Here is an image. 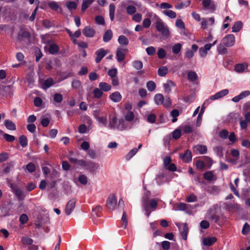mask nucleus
<instances>
[{
    "instance_id": "nucleus-1",
    "label": "nucleus",
    "mask_w": 250,
    "mask_h": 250,
    "mask_svg": "<svg viewBox=\"0 0 250 250\" xmlns=\"http://www.w3.org/2000/svg\"><path fill=\"white\" fill-rule=\"evenodd\" d=\"M149 17H153L155 19V27L163 36L168 38L170 34V30L167 25L156 14L152 12L148 14Z\"/></svg>"
},
{
    "instance_id": "nucleus-2",
    "label": "nucleus",
    "mask_w": 250,
    "mask_h": 250,
    "mask_svg": "<svg viewBox=\"0 0 250 250\" xmlns=\"http://www.w3.org/2000/svg\"><path fill=\"white\" fill-rule=\"evenodd\" d=\"M218 210V205L217 204L213 205L208 210L206 214V218L217 223L219 220V216L217 214Z\"/></svg>"
},
{
    "instance_id": "nucleus-3",
    "label": "nucleus",
    "mask_w": 250,
    "mask_h": 250,
    "mask_svg": "<svg viewBox=\"0 0 250 250\" xmlns=\"http://www.w3.org/2000/svg\"><path fill=\"white\" fill-rule=\"evenodd\" d=\"M154 101L157 105H163L166 108L171 105V101L168 97L164 98L162 94H157L154 96Z\"/></svg>"
},
{
    "instance_id": "nucleus-4",
    "label": "nucleus",
    "mask_w": 250,
    "mask_h": 250,
    "mask_svg": "<svg viewBox=\"0 0 250 250\" xmlns=\"http://www.w3.org/2000/svg\"><path fill=\"white\" fill-rule=\"evenodd\" d=\"M235 37L233 34H229L226 36L222 41L224 45L227 47L233 46L235 43Z\"/></svg>"
},
{
    "instance_id": "nucleus-5",
    "label": "nucleus",
    "mask_w": 250,
    "mask_h": 250,
    "mask_svg": "<svg viewBox=\"0 0 250 250\" xmlns=\"http://www.w3.org/2000/svg\"><path fill=\"white\" fill-rule=\"evenodd\" d=\"M117 202L115 196L113 194H110L106 201V207L108 209L114 210L117 205Z\"/></svg>"
},
{
    "instance_id": "nucleus-6",
    "label": "nucleus",
    "mask_w": 250,
    "mask_h": 250,
    "mask_svg": "<svg viewBox=\"0 0 250 250\" xmlns=\"http://www.w3.org/2000/svg\"><path fill=\"white\" fill-rule=\"evenodd\" d=\"M202 4L206 10L210 12H213L215 10L216 5L212 0H203Z\"/></svg>"
},
{
    "instance_id": "nucleus-7",
    "label": "nucleus",
    "mask_w": 250,
    "mask_h": 250,
    "mask_svg": "<svg viewBox=\"0 0 250 250\" xmlns=\"http://www.w3.org/2000/svg\"><path fill=\"white\" fill-rule=\"evenodd\" d=\"M155 180L158 185H161L165 182L168 181L167 172L163 171L161 173L156 175Z\"/></svg>"
},
{
    "instance_id": "nucleus-8",
    "label": "nucleus",
    "mask_w": 250,
    "mask_h": 250,
    "mask_svg": "<svg viewBox=\"0 0 250 250\" xmlns=\"http://www.w3.org/2000/svg\"><path fill=\"white\" fill-rule=\"evenodd\" d=\"M118 125V122L117 121V117L116 115H114L109 116V123L108 127L112 129H117V125Z\"/></svg>"
},
{
    "instance_id": "nucleus-9",
    "label": "nucleus",
    "mask_w": 250,
    "mask_h": 250,
    "mask_svg": "<svg viewBox=\"0 0 250 250\" xmlns=\"http://www.w3.org/2000/svg\"><path fill=\"white\" fill-rule=\"evenodd\" d=\"M76 200L75 199H71L66 204L65 208V212L67 215L71 214L75 208Z\"/></svg>"
},
{
    "instance_id": "nucleus-10",
    "label": "nucleus",
    "mask_w": 250,
    "mask_h": 250,
    "mask_svg": "<svg viewBox=\"0 0 250 250\" xmlns=\"http://www.w3.org/2000/svg\"><path fill=\"white\" fill-rule=\"evenodd\" d=\"M229 93V90L227 89L222 90L218 92H217L215 94L212 95L210 97L209 99L210 100H215L219 99H220L225 96L228 95Z\"/></svg>"
},
{
    "instance_id": "nucleus-11",
    "label": "nucleus",
    "mask_w": 250,
    "mask_h": 250,
    "mask_svg": "<svg viewBox=\"0 0 250 250\" xmlns=\"http://www.w3.org/2000/svg\"><path fill=\"white\" fill-rule=\"evenodd\" d=\"M99 168V165L92 161H87L85 169L90 172H95Z\"/></svg>"
},
{
    "instance_id": "nucleus-12",
    "label": "nucleus",
    "mask_w": 250,
    "mask_h": 250,
    "mask_svg": "<svg viewBox=\"0 0 250 250\" xmlns=\"http://www.w3.org/2000/svg\"><path fill=\"white\" fill-rule=\"evenodd\" d=\"M245 119L241 120L240 123V125L241 129H245L247 128L248 123L250 122V112H248L244 114Z\"/></svg>"
},
{
    "instance_id": "nucleus-13",
    "label": "nucleus",
    "mask_w": 250,
    "mask_h": 250,
    "mask_svg": "<svg viewBox=\"0 0 250 250\" xmlns=\"http://www.w3.org/2000/svg\"><path fill=\"white\" fill-rule=\"evenodd\" d=\"M83 33L85 37L88 38H92L95 35V31L93 28L89 26H86L83 29Z\"/></svg>"
},
{
    "instance_id": "nucleus-14",
    "label": "nucleus",
    "mask_w": 250,
    "mask_h": 250,
    "mask_svg": "<svg viewBox=\"0 0 250 250\" xmlns=\"http://www.w3.org/2000/svg\"><path fill=\"white\" fill-rule=\"evenodd\" d=\"M97 57L95 59V61L97 63H99L102 59L105 56L106 52L104 48H101L96 51L95 53Z\"/></svg>"
},
{
    "instance_id": "nucleus-15",
    "label": "nucleus",
    "mask_w": 250,
    "mask_h": 250,
    "mask_svg": "<svg viewBox=\"0 0 250 250\" xmlns=\"http://www.w3.org/2000/svg\"><path fill=\"white\" fill-rule=\"evenodd\" d=\"M177 226L178 227L180 230L181 234L182 236V238L186 240L187 239V234L188 233V225L186 223H184L183 225L182 229L181 228V225H177Z\"/></svg>"
},
{
    "instance_id": "nucleus-16",
    "label": "nucleus",
    "mask_w": 250,
    "mask_h": 250,
    "mask_svg": "<svg viewBox=\"0 0 250 250\" xmlns=\"http://www.w3.org/2000/svg\"><path fill=\"white\" fill-rule=\"evenodd\" d=\"M125 119L121 118L118 121V125H117V130L122 131L128 129L129 127L125 122Z\"/></svg>"
},
{
    "instance_id": "nucleus-17",
    "label": "nucleus",
    "mask_w": 250,
    "mask_h": 250,
    "mask_svg": "<svg viewBox=\"0 0 250 250\" xmlns=\"http://www.w3.org/2000/svg\"><path fill=\"white\" fill-rule=\"evenodd\" d=\"M180 157L184 162H189L192 159L191 151L189 150H187L184 154H180Z\"/></svg>"
},
{
    "instance_id": "nucleus-18",
    "label": "nucleus",
    "mask_w": 250,
    "mask_h": 250,
    "mask_svg": "<svg viewBox=\"0 0 250 250\" xmlns=\"http://www.w3.org/2000/svg\"><path fill=\"white\" fill-rule=\"evenodd\" d=\"M174 83L171 80H167L166 83L163 84V87L165 92L169 93L171 92V88L172 87L175 86Z\"/></svg>"
},
{
    "instance_id": "nucleus-19",
    "label": "nucleus",
    "mask_w": 250,
    "mask_h": 250,
    "mask_svg": "<svg viewBox=\"0 0 250 250\" xmlns=\"http://www.w3.org/2000/svg\"><path fill=\"white\" fill-rule=\"evenodd\" d=\"M101 115L102 116H99L96 120L99 122V123L103 125L104 126L107 127L108 126L107 125V115L106 113H102Z\"/></svg>"
},
{
    "instance_id": "nucleus-20",
    "label": "nucleus",
    "mask_w": 250,
    "mask_h": 250,
    "mask_svg": "<svg viewBox=\"0 0 250 250\" xmlns=\"http://www.w3.org/2000/svg\"><path fill=\"white\" fill-rule=\"evenodd\" d=\"M124 50L123 48L120 47L118 48L116 51V57L118 61L119 62L123 61L125 58V54L124 52Z\"/></svg>"
},
{
    "instance_id": "nucleus-21",
    "label": "nucleus",
    "mask_w": 250,
    "mask_h": 250,
    "mask_svg": "<svg viewBox=\"0 0 250 250\" xmlns=\"http://www.w3.org/2000/svg\"><path fill=\"white\" fill-rule=\"evenodd\" d=\"M230 154L231 156L234 158V159H232L230 160V162H231L233 164H236V161L238 160L239 158L240 152L238 149H232L230 150Z\"/></svg>"
},
{
    "instance_id": "nucleus-22",
    "label": "nucleus",
    "mask_w": 250,
    "mask_h": 250,
    "mask_svg": "<svg viewBox=\"0 0 250 250\" xmlns=\"http://www.w3.org/2000/svg\"><path fill=\"white\" fill-rule=\"evenodd\" d=\"M248 68V65L246 63H238L234 67L235 71L237 73H242Z\"/></svg>"
},
{
    "instance_id": "nucleus-23",
    "label": "nucleus",
    "mask_w": 250,
    "mask_h": 250,
    "mask_svg": "<svg viewBox=\"0 0 250 250\" xmlns=\"http://www.w3.org/2000/svg\"><path fill=\"white\" fill-rule=\"evenodd\" d=\"M217 241L215 237L205 238L203 240V244L205 246H210Z\"/></svg>"
},
{
    "instance_id": "nucleus-24",
    "label": "nucleus",
    "mask_w": 250,
    "mask_h": 250,
    "mask_svg": "<svg viewBox=\"0 0 250 250\" xmlns=\"http://www.w3.org/2000/svg\"><path fill=\"white\" fill-rule=\"evenodd\" d=\"M109 98L114 102L117 103L121 100L122 96L119 92L116 91L112 93L109 96Z\"/></svg>"
},
{
    "instance_id": "nucleus-25",
    "label": "nucleus",
    "mask_w": 250,
    "mask_h": 250,
    "mask_svg": "<svg viewBox=\"0 0 250 250\" xmlns=\"http://www.w3.org/2000/svg\"><path fill=\"white\" fill-rule=\"evenodd\" d=\"M4 125L5 127L8 130H15L16 129L15 124L12 121L9 120H5Z\"/></svg>"
},
{
    "instance_id": "nucleus-26",
    "label": "nucleus",
    "mask_w": 250,
    "mask_h": 250,
    "mask_svg": "<svg viewBox=\"0 0 250 250\" xmlns=\"http://www.w3.org/2000/svg\"><path fill=\"white\" fill-rule=\"evenodd\" d=\"M54 81L52 78H48L45 80L42 84V88L46 89L54 84Z\"/></svg>"
},
{
    "instance_id": "nucleus-27",
    "label": "nucleus",
    "mask_w": 250,
    "mask_h": 250,
    "mask_svg": "<svg viewBox=\"0 0 250 250\" xmlns=\"http://www.w3.org/2000/svg\"><path fill=\"white\" fill-rule=\"evenodd\" d=\"M59 51V47L55 43H52L49 46L48 51L50 54L54 55L57 54Z\"/></svg>"
},
{
    "instance_id": "nucleus-28",
    "label": "nucleus",
    "mask_w": 250,
    "mask_h": 250,
    "mask_svg": "<svg viewBox=\"0 0 250 250\" xmlns=\"http://www.w3.org/2000/svg\"><path fill=\"white\" fill-rule=\"evenodd\" d=\"M113 37V33L111 30H107L103 35V41L105 42H109Z\"/></svg>"
},
{
    "instance_id": "nucleus-29",
    "label": "nucleus",
    "mask_w": 250,
    "mask_h": 250,
    "mask_svg": "<svg viewBox=\"0 0 250 250\" xmlns=\"http://www.w3.org/2000/svg\"><path fill=\"white\" fill-rule=\"evenodd\" d=\"M182 132L184 133H190L192 131V126L188 125H183L180 127Z\"/></svg>"
},
{
    "instance_id": "nucleus-30",
    "label": "nucleus",
    "mask_w": 250,
    "mask_h": 250,
    "mask_svg": "<svg viewBox=\"0 0 250 250\" xmlns=\"http://www.w3.org/2000/svg\"><path fill=\"white\" fill-rule=\"evenodd\" d=\"M99 87L100 89L104 91H108L111 89V86L110 84L105 82H101L99 83Z\"/></svg>"
},
{
    "instance_id": "nucleus-31",
    "label": "nucleus",
    "mask_w": 250,
    "mask_h": 250,
    "mask_svg": "<svg viewBox=\"0 0 250 250\" xmlns=\"http://www.w3.org/2000/svg\"><path fill=\"white\" fill-rule=\"evenodd\" d=\"M94 2V0H83L82 4V11L84 12Z\"/></svg>"
},
{
    "instance_id": "nucleus-32",
    "label": "nucleus",
    "mask_w": 250,
    "mask_h": 250,
    "mask_svg": "<svg viewBox=\"0 0 250 250\" xmlns=\"http://www.w3.org/2000/svg\"><path fill=\"white\" fill-rule=\"evenodd\" d=\"M190 4V0H187L185 2H181L180 3H177L175 6V8L176 9L180 10L185 7H188Z\"/></svg>"
},
{
    "instance_id": "nucleus-33",
    "label": "nucleus",
    "mask_w": 250,
    "mask_h": 250,
    "mask_svg": "<svg viewBox=\"0 0 250 250\" xmlns=\"http://www.w3.org/2000/svg\"><path fill=\"white\" fill-rule=\"evenodd\" d=\"M115 11V6L113 3H110L109 6V17L111 21L114 20V14Z\"/></svg>"
},
{
    "instance_id": "nucleus-34",
    "label": "nucleus",
    "mask_w": 250,
    "mask_h": 250,
    "mask_svg": "<svg viewBox=\"0 0 250 250\" xmlns=\"http://www.w3.org/2000/svg\"><path fill=\"white\" fill-rule=\"evenodd\" d=\"M182 45L180 43H177L172 47V53L174 54H178L181 51Z\"/></svg>"
},
{
    "instance_id": "nucleus-35",
    "label": "nucleus",
    "mask_w": 250,
    "mask_h": 250,
    "mask_svg": "<svg viewBox=\"0 0 250 250\" xmlns=\"http://www.w3.org/2000/svg\"><path fill=\"white\" fill-rule=\"evenodd\" d=\"M168 71V68L167 66H161L158 70V74L160 77H164L167 74Z\"/></svg>"
},
{
    "instance_id": "nucleus-36",
    "label": "nucleus",
    "mask_w": 250,
    "mask_h": 250,
    "mask_svg": "<svg viewBox=\"0 0 250 250\" xmlns=\"http://www.w3.org/2000/svg\"><path fill=\"white\" fill-rule=\"evenodd\" d=\"M102 211V208L100 206H97L92 209L93 215L96 217L101 216Z\"/></svg>"
},
{
    "instance_id": "nucleus-37",
    "label": "nucleus",
    "mask_w": 250,
    "mask_h": 250,
    "mask_svg": "<svg viewBox=\"0 0 250 250\" xmlns=\"http://www.w3.org/2000/svg\"><path fill=\"white\" fill-rule=\"evenodd\" d=\"M243 23L241 21H238L234 23L232 27V31L233 32H238L242 28Z\"/></svg>"
},
{
    "instance_id": "nucleus-38",
    "label": "nucleus",
    "mask_w": 250,
    "mask_h": 250,
    "mask_svg": "<svg viewBox=\"0 0 250 250\" xmlns=\"http://www.w3.org/2000/svg\"><path fill=\"white\" fill-rule=\"evenodd\" d=\"M66 6L69 10H72L77 9L78 4L75 1H69L66 3Z\"/></svg>"
},
{
    "instance_id": "nucleus-39",
    "label": "nucleus",
    "mask_w": 250,
    "mask_h": 250,
    "mask_svg": "<svg viewBox=\"0 0 250 250\" xmlns=\"http://www.w3.org/2000/svg\"><path fill=\"white\" fill-rule=\"evenodd\" d=\"M163 13L170 19H175L177 16L176 13L171 10H164L163 11Z\"/></svg>"
},
{
    "instance_id": "nucleus-40",
    "label": "nucleus",
    "mask_w": 250,
    "mask_h": 250,
    "mask_svg": "<svg viewBox=\"0 0 250 250\" xmlns=\"http://www.w3.org/2000/svg\"><path fill=\"white\" fill-rule=\"evenodd\" d=\"M197 75L195 72L193 71H190L188 74V79L192 82H195L197 79Z\"/></svg>"
},
{
    "instance_id": "nucleus-41",
    "label": "nucleus",
    "mask_w": 250,
    "mask_h": 250,
    "mask_svg": "<svg viewBox=\"0 0 250 250\" xmlns=\"http://www.w3.org/2000/svg\"><path fill=\"white\" fill-rule=\"evenodd\" d=\"M118 41L119 43L122 45H127L129 43L127 38L124 35L120 36Z\"/></svg>"
},
{
    "instance_id": "nucleus-42",
    "label": "nucleus",
    "mask_w": 250,
    "mask_h": 250,
    "mask_svg": "<svg viewBox=\"0 0 250 250\" xmlns=\"http://www.w3.org/2000/svg\"><path fill=\"white\" fill-rule=\"evenodd\" d=\"M48 6L53 10L57 11L59 9H62L56 1H52L48 3Z\"/></svg>"
},
{
    "instance_id": "nucleus-43",
    "label": "nucleus",
    "mask_w": 250,
    "mask_h": 250,
    "mask_svg": "<svg viewBox=\"0 0 250 250\" xmlns=\"http://www.w3.org/2000/svg\"><path fill=\"white\" fill-rule=\"evenodd\" d=\"M146 87L148 91L152 92L155 90L156 88V85L153 81H150L147 83Z\"/></svg>"
},
{
    "instance_id": "nucleus-44",
    "label": "nucleus",
    "mask_w": 250,
    "mask_h": 250,
    "mask_svg": "<svg viewBox=\"0 0 250 250\" xmlns=\"http://www.w3.org/2000/svg\"><path fill=\"white\" fill-rule=\"evenodd\" d=\"M21 243L25 245H31L33 240L28 237H22L21 239Z\"/></svg>"
},
{
    "instance_id": "nucleus-45",
    "label": "nucleus",
    "mask_w": 250,
    "mask_h": 250,
    "mask_svg": "<svg viewBox=\"0 0 250 250\" xmlns=\"http://www.w3.org/2000/svg\"><path fill=\"white\" fill-rule=\"evenodd\" d=\"M134 119V114L132 111H128L125 115V119L126 121L131 122Z\"/></svg>"
},
{
    "instance_id": "nucleus-46",
    "label": "nucleus",
    "mask_w": 250,
    "mask_h": 250,
    "mask_svg": "<svg viewBox=\"0 0 250 250\" xmlns=\"http://www.w3.org/2000/svg\"><path fill=\"white\" fill-rule=\"evenodd\" d=\"M19 141L20 145L23 147H25L27 145V137L24 135H21L19 138Z\"/></svg>"
},
{
    "instance_id": "nucleus-47",
    "label": "nucleus",
    "mask_w": 250,
    "mask_h": 250,
    "mask_svg": "<svg viewBox=\"0 0 250 250\" xmlns=\"http://www.w3.org/2000/svg\"><path fill=\"white\" fill-rule=\"evenodd\" d=\"M126 12L128 14L132 15L135 14L137 11L136 8L132 5H129L126 7Z\"/></svg>"
},
{
    "instance_id": "nucleus-48",
    "label": "nucleus",
    "mask_w": 250,
    "mask_h": 250,
    "mask_svg": "<svg viewBox=\"0 0 250 250\" xmlns=\"http://www.w3.org/2000/svg\"><path fill=\"white\" fill-rule=\"evenodd\" d=\"M223 147L221 146H216L213 148L214 152L220 157L223 156Z\"/></svg>"
},
{
    "instance_id": "nucleus-49",
    "label": "nucleus",
    "mask_w": 250,
    "mask_h": 250,
    "mask_svg": "<svg viewBox=\"0 0 250 250\" xmlns=\"http://www.w3.org/2000/svg\"><path fill=\"white\" fill-rule=\"evenodd\" d=\"M170 115L173 117L172 122L175 123L177 120V117L179 115V112L177 109H173L171 111Z\"/></svg>"
},
{
    "instance_id": "nucleus-50",
    "label": "nucleus",
    "mask_w": 250,
    "mask_h": 250,
    "mask_svg": "<svg viewBox=\"0 0 250 250\" xmlns=\"http://www.w3.org/2000/svg\"><path fill=\"white\" fill-rule=\"evenodd\" d=\"M157 55L159 59H162L166 56L167 52L164 49L160 48L158 49Z\"/></svg>"
},
{
    "instance_id": "nucleus-51",
    "label": "nucleus",
    "mask_w": 250,
    "mask_h": 250,
    "mask_svg": "<svg viewBox=\"0 0 250 250\" xmlns=\"http://www.w3.org/2000/svg\"><path fill=\"white\" fill-rule=\"evenodd\" d=\"M13 166L14 163L13 162L7 163L6 164L5 167L4 168L3 170V172L6 174L9 173L11 169L13 167Z\"/></svg>"
},
{
    "instance_id": "nucleus-52",
    "label": "nucleus",
    "mask_w": 250,
    "mask_h": 250,
    "mask_svg": "<svg viewBox=\"0 0 250 250\" xmlns=\"http://www.w3.org/2000/svg\"><path fill=\"white\" fill-rule=\"evenodd\" d=\"M133 66L137 70H140L142 68L143 62L140 61H135L132 63Z\"/></svg>"
},
{
    "instance_id": "nucleus-53",
    "label": "nucleus",
    "mask_w": 250,
    "mask_h": 250,
    "mask_svg": "<svg viewBox=\"0 0 250 250\" xmlns=\"http://www.w3.org/2000/svg\"><path fill=\"white\" fill-rule=\"evenodd\" d=\"M93 94L95 98H100L102 96L103 93L101 89L96 88L93 91Z\"/></svg>"
},
{
    "instance_id": "nucleus-54",
    "label": "nucleus",
    "mask_w": 250,
    "mask_h": 250,
    "mask_svg": "<svg viewBox=\"0 0 250 250\" xmlns=\"http://www.w3.org/2000/svg\"><path fill=\"white\" fill-rule=\"evenodd\" d=\"M147 54L149 56H152L156 53V49L154 47L150 46L146 49Z\"/></svg>"
},
{
    "instance_id": "nucleus-55",
    "label": "nucleus",
    "mask_w": 250,
    "mask_h": 250,
    "mask_svg": "<svg viewBox=\"0 0 250 250\" xmlns=\"http://www.w3.org/2000/svg\"><path fill=\"white\" fill-rule=\"evenodd\" d=\"M63 96L61 94L55 93L54 95V100L56 103H60L62 101Z\"/></svg>"
},
{
    "instance_id": "nucleus-56",
    "label": "nucleus",
    "mask_w": 250,
    "mask_h": 250,
    "mask_svg": "<svg viewBox=\"0 0 250 250\" xmlns=\"http://www.w3.org/2000/svg\"><path fill=\"white\" fill-rule=\"evenodd\" d=\"M138 149L137 148H134L132 149H131L127 154V155L126 156V159H130L133 156H134L136 153L138 152Z\"/></svg>"
},
{
    "instance_id": "nucleus-57",
    "label": "nucleus",
    "mask_w": 250,
    "mask_h": 250,
    "mask_svg": "<svg viewBox=\"0 0 250 250\" xmlns=\"http://www.w3.org/2000/svg\"><path fill=\"white\" fill-rule=\"evenodd\" d=\"M79 181L83 185H86L87 183V178L83 174H81L78 177Z\"/></svg>"
},
{
    "instance_id": "nucleus-58",
    "label": "nucleus",
    "mask_w": 250,
    "mask_h": 250,
    "mask_svg": "<svg viewBox=\"0 0 250 250\" xmlns=\"http://www.w3.org/2000/svg\"><path fill=\"white\" fill-rule=\"evenodd\" d=\"M72 87L74 89H78L82 86V83L80 81L75 80L72 82Z\"/></svg>"
},
{
    "instance_id": "nucleus-59",
    "label": "nucleus",
    "mask_w": 250,
    "mask_h": 250,
    "mask_svg": "<svg viewBox=\"0 0 250 250\" xmlns=\"http://www.w3.org/2000/svg\"><path fill=\"white\" fill-rule=\"evenodd\" d=\"M176 26L179 29H184L185 28V23L181 19H178L176 21Z\"/></svg>"
},
{
    "instance_id": "nucleus-60",
    "label": "nucleus",
    "mask_w": 250,
    "mask_h": 250,
    "mask_svg": "<svg viewBox=\"0 0 250 250\" xmlns=\"http://www.w3.org/2000/svg\"><path fill=\"white\" fill-rule=\"evenodd\" d=\"M181 130L180 129H175L172 133V137L175 139H178L180 138L181 136Z\"/></svg>"
},
{
    "instance_id": "nucleus-61",
    "label": "nucleus",
    "mask_w": 250,
    "mask_h": 250,
    "mask_svg": "<svg viewBox=\"0 0 250 250\" xmlns=\"http://www.w3.org/2000/svg\"><path fill=\"white\" fill-rule=\"evenodd\" d=\"M156 119V116L154 114H150L147 116L146 120L148 123L153 124L155 123Z\"/></svg>"
},
{
    "instance_id": "nucleus-62",
    "label": "nucleus",
    "mask_w": 250,
    "mask_h": 250,
    "mask_svg": "<svg viewBox=\"0 0 250 250\" xmlns=\"http://www.w3.org/2000/svg\"><path fill=\"white\" fill-rule=\"evenodd\" d=\"M214 175L212 171H208L204 174V178L208 181H211L213 179Z\"/></svg>"
},
{
    "instance_id": "nucleus-63",
    "label": "nucleus",
    "mask_w": 250,
    "mask_h": 250,
    "mask_svg": "<svg viewBox=\"0 0 250 250\" xmlns=\"http://www.w3.org/2000/svg\"><path fill=\"white\" fill-rule=\"evenodd\" d=\"M196 148L201 154H205L207 151V147L205 146H196Z\"/></svg>"
},
{
    "instance_id": "nucleus-64",
    "label": "nucleus",
    "mask_w": 250,
    "mask_h": 250,
    "mask_svg": "<svg viewBox=\"0 0 250 250\" xmlns=\"http://www.w3.org/2000/svg\"><path fill=\"white\" fill-rule=\"evenodd\" d=\"M243 147H246L250 150V140L247 139L243 140L241 143Z\"/></svg>"
}]
</instances>
